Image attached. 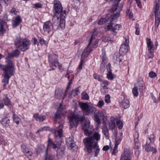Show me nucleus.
I'll return each mask as SVG.
<instances>
[{"label":"nucleus","mask_w":160,"mask_h":160,"mask_svg":"<svg viewBox=\"0 0 160 160\" xmlns=\"http://www.w3.org/2000/svg\"><path fill=\"white\" fill-rule=\"evenodd\" d=\"M90 132V135L83 140L87 151L91 153L93 152L94 153V156L97 157L98 154L100 149L98 145V142L101 138V135L98 132Z\"/></svg>","instance_id":"f257e3e1"},{"label":"nucleus","mask_w":160,"mask_h":160,"mask_svg":"<svg viewBox=\"0 0 160 160\" xmlns=\"http://www.w3.org/2000/svg\"><path fill=\"white\" fill-rule=\"evenodd\" d=\"M53 12L54 15L53 17V20L56 22L55 29H56L58 25H60L61 28L65 27V20L64 18L66 15L65 12H62L61 4L58 0H54L53 2Z\"/></svg>","instance_id":"f03ea898"},{"label":"nucleus","mask_w":160,"mask_h":160,"mask_svg":"<svg viewBox=\"0 0 160 160\" xmlns=\"http://www.w3.org/2000/svg\"><path fill=\"white\" fill-rule=\"evenodd\" d=\"M70 124V129L73 127H77L79 121H81L82 129L84 131V134L87 136L90 135V132L89 129L92 128L90 125L89 119L83 116L79 117L75 115H72L68 118Z\"/></svg>","instance_id":"7ed1b4c3"},{"label":"nucleus","mask_w":160,"mask_h":160,"mask_svg":"<svg viewBox=\"0 0 160 160\" xmlns=\"http://www.w3.org/2000/svg\"><path fill=\"white\" fill-rule=\"evenodd\" d=\"M97 34V31H94L90 39L89 43L82 52L81 56V63L78 68L79 70H81L82 68V63L84 59L88 56L91 51L97 47L98 40L96 39Z\"/></svg>","instance_id":"20e7f679"},{"label":"nucleus","mask_w":160,"mask_h":160,"mask_svg":"<svg viewBox=\"0 0 160 160\" xmlns=\"http://www.w3.org/2000/svg\"><path fill=\"white\" fill-rule=\"evenodd\" d=\"M7 63L6 65L0 64V68L3 72L4 78L2 82L4 83V87L6 86L8 84L10 78L13 75L15 71L14 65L12 61L8 59Z\"/></svg>","instance_id":"39448f33"},{"label":"nucleus","mask_w":160,"mask_h":160,"mask_svg":"<svg viewBox=\"0 0 160 160\" xmlns=\"http://www.w3.org/2000/svg\"><path fill=\"white\" fill-rule=\"evenodd\" d=\"M30 41L26 39H22L19 36H17L14 41L15 45L21 51H25L28 49L30 45Z\"/></svg>","instance_id":"423d86ee"},{"label":"nucleus","mask_w":160,"mask_h":160,"mask_svg":"<svg viewBox=\"0 0 160 160\" xmlns=\"http://www.w3.org/2000/svg\"><path fill=\"white\" fill-rule=\"evenodd\" d=\"M64 123V120H59L58 121L57 120L56 124L59 125L58 128L57 130L56 129L51 130L52 132L54 134V136L56 139V141L58 140V144H60L61 142L62 138H61L62 136V128Z\"/></svg>","instance_id":"0eeeda50"},{"label":"nucleus","mask_w":160,"mask_h":160,"mask_svg":"<svg viewBox=\"0 0 160 160\" xmlns=\"http://www.w3.org/2000/svg\"><path fill=\"white\" fill-rule=\"evenodd\" d=\"M118 11H117L116 13L111 16L110 23L105 26V29L111 30L114 33L113 34L114 35H116L117 33L116 30H119L121 28V26L119 24H116L113 27L112 24L111 23L113 20L116 19L117 18L119 17L120 11L119 10H118Z\"/></svg>","instance_id":"6e6552de"},{"label":"nucleus","mask_w":160,"mask_h":160,"mask_svg":"<svg viewBox=\"0 0 160 160\" xmlns=\"http://www.w3.org/2000/svg\"><path fill=\"white\" fill-rule=\"evenodd\" d=\"M102 54V62L101 65V69L102 71H104L106 67L108 72L107 73V77L108 79L112 80L114 78L115 75L113 74L111 72L110 69V64L109 63L107 64L108 63L107 59L105 52H103Z\"/></svg>","instance_id":"1a4fd4ad"},{"label":"nucleus","mask_w":160,"mask_h":160,"mask_svg":"<svg viewBox=\"0 0 160 160\" xmlns=\"http://www.w3.org/2000/svg\"><path fill=\"white\" fill-rule=\"evenodd\" d=\"M52 22L50 21H48L45 22L43 25V34L46 35L48 34L51 30L52 29L54 30H57L58 29L60 25H58L56 29H55V23H54V22H56V21H54L53 20V18L52 20Z\"/></svg>","instance_id":"9d476101"},{"label":"nucleus","mask_w":160,"mask_h":160,"mask_svg":"<svg viewBox=\"0 0 160 160\" xmlns=\"http://www.w3.org/2000/svg\"><path fill=\"white\" fill-rule=\"evenodd\" d=\"M107 117L106 111L105 109H102L98 111L93 116L95 121L98 124L100 123V119L104 120Z\"/></svg>","instance_id":"9b49d317"},{"label":"nucleus","mask_w":160,"mask_h":160,"mask_svg":"<svg viewBox=\"0 0 160 160\" xmlns=\"http://www.w3.org/2000/svg\"><path fill=\"white\" fill-rule=\"evenodd\" d=\"M132 153L130 149H125L121 156L120 160H132Z\"/></svg>","instance_id":"f8f14e48"},{"label":"nucleus","mask_w":160,"mask_h":160,"mask_svg":"<svg viewBox=\"0 0 160 160\" xmlns=\"http://www.w3.org/2000/svg\"><path fill=\"white\" fill-rule=\"evenodd\" d=\"M129 40L126 38L124 43L121 46L119 52L120 54L124 55L128 52L129 48Z\"/></svg>","instance_id":"ddd939ff"},{"label":"nucleus","mask_w":160,"mask_h":160,"mask_svg":"<svg viewBox=\"0 0 160 160\" xmlns=\"http://www.w3.org/2000/svg\"><path fill=\"white\" fill-rule=\"evenodd\" d=\"M57 58V56L55 54L50 55L48 56L49 61L53 67L54 66L55 67L59 65Z\"/></svg>","instance_id":"4468645a"},{"label":"nucleus","mask_w":160,"mask_h":160,"mask_svg":"<svg viewBox=\"0 0 160 160\" xmlns=\"http://www.w3.org/2000/svg\"><path fill=\"white\" fill-rule=\"evenodd\" d=\"M66 109V107L65 105H63L61 104H60L59 106V108L58 109V112L55 114V118L57 119H59L60 118H62V119H63L64 118V115L59 113L58 112L60 111L61 112L62 110H65ZM63 120V119H62Z\"/></svg>","instance_id":"2eb2a0df"},{"label":"nucleus","mask_w":160,"mask_h":160,"mask_svg":"<svg viewBox=\"0 0 160 160\" xmlns=\"http://www.w3.org/2000/svg\"><path fill=\"white\" fill-rule=\"evenodd\" d=\"M56 142H57V144L54 143L52 142L51 139L48 138V141L47 147L46 149H48V148L49 147L52 148L54 150L56 149L57 148H58V147L59 145H61V143H60V144H58V140L57 141L56 140Z\"/></svg>","instance_id":"dca6fc26"},{"label":"nucleus","mask_w":160,"mask_h":160,"mask_svg":"<svg viewBox=\"0 0 160 160\" xmlns=\"http://www.w3.org/2000/svg\"><path fill=\"white\" fill-rule=\"evenodd\" d=\"M20 53V51L18 49H15L12 51L11 53H9L8 54V57L6 58V62H7L8 59L11 60L9 59V58L11 57H18Z\"/></svg>","instance_id":"f3484780"},{"label":"nucleus","mask_w":160,"mask_h":160,"mask_svg":"<svg viewBox=\"0 0 160 160\" xmlns=\"http://www.w3.org/2000/svg\"><path fill=\"white\" fill-rule=\"evenodd\" d=\"M65 148H64L60 147L58 148L57 151V157L58 158H62L64 155Z\"/></svg>","instance_id":"a211bd4d"},{"label":"nucleus","mask_w":160,"mask_h":160,"mask_svg":"<svg viewBox=\"0 0 160 160\" xmlns=\"http://www.w3.org/2000/svg\"><path fill=\"white\" fill-rule=\"evenodd\" d=\"M22 19L20 16H16L14 20L12 22V26L13 28H15L18 26L22 21Z\"/></svg>","instance_id":"6ab92c4d"},{"label":"nucleus","mask_w":160,"mask_h":160,"mask_svg":"<svg viewBox=\"0 0 160 160\" xmlns=\"http://www.w3.org/2000/svg\"><path fill=\"white\" fill-rule=\"evenodd\" d=\"M97 111V109L94 107L92 105H89L88 110L85 114L86 115H89L90 114H95V112Z\"/></svg>","instance_id":"aec40b11"},{"label":"nucleus","mask_w":160,"mask_h":160,"mask_svg":"<svg viewBox=\"0 0 160 160\" xmlns=\"http://www.w3.org/2000/svg\"><path fill=\"white\" fill-rule=\"evenodd\" d=\"M79 105L82 109L83 112L85 114L88 108H89V105L88 104V103L83 102L80 103Z\"/></svg>","instance_id":"412c9836"},{"label":"nucleus","mask_w":160,"mask_h":160,"mask_svg":"<svg viewBox=\"0 0 160 160\" xmlns=\"http://www.w3.org/2000/svg\"><path fill=\"white\" fill-rule=\"evenodd\" d=\"M71 139L70 138L67 139L66 142L67 145L71 149H73L74 148H77V146L75 145V144L72 141H71Z\"/></svg>","instance_id":"4be33fe9"},{"label":"nucleus","mask_w":160,"mask_h":160,"mask_svg":"<svg viewBox=\"0 0 160 160\" xmlns=\"http://www.w3.org/2000/svg\"><path fill=\"white\" fill-rule=\"evenodd\" d=\"M146 42L148 50H154V45L151 39L148 38H147Z\"/></svg>","instance_id":"5701e85b"},{"label":"nucleus","mask_w":160,"mask_h":160,"mask_svg":"<svg viewBox=\"0 0 160 160\" xmlns=\"http://www.w3.org/2000/svg\"><path fill=\"white\" fill-rule=\"evenodd\" d=\"M154 12L155 14V17L160 16V10L159 3L157 2L153 9Z\"/></svg>","instance_id":"b1692460"},{"label":"nucleus","mask_w":160,"mask_h":160,"mask_svg":"<svg viewBox=\"0 0 160 160\" xmlns=\"http://www.w3.org/2000/svg\"><path fill=\"white\" fill-rule=\"evenodd\" d=\"M63 91L62 89H57L55 91V97L56 98L58 99L61 98L62 95L63 94Z\"/></svg>","instance_id":"393cba45"},{"label":"nucleus","mask_w":160,"mask_h":160,"mask_svg":"<svg viewBox=\"0 0 160 160\" xmlns=\"http://www.w3.org/2000/svg\"><path fill=\"white\" fill-rule=\"evenodd\" d=\"M33 117L37 120H39L40 121H42L46 118L45 116L40 115L38 113H36L34 115Z\"/></svg>","instance_id":"a878e982"},{"label":"nucleus","mask_w":160,"mask_h":160,"mask_svg":"<svg viewBox=\"0 0 160 160\" xmlns=\"http://www.w3.org/2000/svg\"><path fill=\"white\" fill-rule=\"evenodd\" d=\"M143 148L145 149V151L148 152L150 151H153V152H156V148H154L152 147L149 144H146L145 146L143 147Z\"/></svg>","instance_id":"bb28decb"},{"label":"nucleus","mask_w":160,"mask_h":160,"mask_svg":"<svg viewBox=\"0 0 160 160\" xmlns=\"http://www.w3.org/2000/svg\"><path fill=\"white\" fill-rule=\"evenodd\" d=\"M121 105L125 109L128 108L130 106L129 101L127 99H124L121 103Z\"/></svg>","instance_id":"cd10ccee"},{"label":"nucleus","mask_w":160,"mask_h":160,"mask_svg":"<svg viewBox=\"0 0 160 160\" xmlns=\"http://www.w3.org/2000/svg\"><path fill=\"white\" fill-rule=\"evenodd\" d=\"M123 55L120 54L115 55L114 57V60H116L117 62L119 63L120 62H122V60L123 59Z\"/></svg>","instance_id":"c85d7f7f"},{"label":"nucleus","mask_w":160,"mask_h":160,"mask_svg":"<svg viewBox=\"0 0 160 160\" xmlns=\"http://www.w3.org/2000/svg\"><path fill=\"white\" fill-rule=\"evenodd\" d=\"M22 150L24 153H25V155L28 157L29 158V156H31L32 155V153L30 151L28 148H24L23 147H22Z\"/></svg>","instance_id":"c756f323"},{"label":"nucleus","mask_w":160,"mask_h":160,"mask_svg":"<svg viewBox=\"0 0 160 160\" xmlns=\"http://www.w3.org/2000/svg\"><path fill=\"white\" fill-rule=\"evenodd\" d=\"M5 24V22L0 20V34H2L5 32V30L3 28V25Z\"/></svg>","instance_id":"7c9ffc66"},{"label":"nucleus","mask_w":160,"mask_h":160,"mask_svg":"<svg viewBox=\"0 0 160 160\" xmlns=\"http://www.w3.org/2000/svg\"><path fill=\"white\" fill-rule=\"evenodd\" d=\"M138 87L139 88V90L141 92H142L143 90L145 88L144 87V82L142 81H140L138 82Z\"/></svg>","instance_id":"2f4dec72"},{"label":"nucleus","mask_w":160,"mask_h":160,"mask_svg":"<svg viewBox=\"0 0 160 160\" xmlns=\"http://www.w3.org/2000/svg\"><path fill=\"white\" fill-rule=\"evenodd\" d=\"M54 156L48 153L47 149H46L45 160H54Z\"/></svg>","instance_id":"473e14b6"},{"label":"nucleus","mask_w":160,"mask_h":160,"mask_svg":"<svg viewBox=\"0 0 160 160\" xmlns=\"http://www.w3.org/2000/svg\"><path fill=\"white\" fill-rule=\"evenodd\" d=\"M1 123L3 126H7L9 123V118L7 117L3 118L1 121Z\"/></svg>","instance_id":"72a5a7b5"},{"label":"nucleus","mask_w":160,"mask_h":160,"mask_svg":"<svg viewBox=\"0 0 160 160\" xmlns=\"http://www.w3.org/2000/svg\"><path fill=\"white\" fill-rule=\"evenodd\" d=\"M102 131L104 133V135L106 137H108L109 136V134L108 133V130L107 127L105 126H103L102 128Z\"/></svg>","instance_id":"f704fd0d"},{"label":"nucleus","mask_w":160,"mask_h":160,"mask_svg":"<svg viewBox=\"0 0 160 160\" xmlns=\"http://www.w3.org/2000/svg\"><path fill=\"white\" fill-rule=\"evenodd\" d=\"M108 22L110 23V20H109L108 19L105 18H102L100 19L98 22V24L99 25H102L105 22Z\"/></svg>","instance_id":"c9c22d12"},{"label":"nucleus","mask_w":160,"mask_h":160,"mask_svg":"<svg viewBox=\"0 0 160 160\" xmlns=\"http://www.w3.org/2000/svg\"><path fill=\"white\" fill-rule=\"evenodd\" d=\"M138 89L139 88L138 86H135L132 90V92L134 96L137 97L138 94Z\"/></svg>","instance_id":"e433bc0d"},{"label":"nucleus","mask_w":160,"mask_h":160,"mask_svg":"<svg viewBox=\"0 0 160 160\" xmlns=\"http://www.w3.org/2000/svg\"><path fill=\"white\" fill-rule=\"evenodd\" d=\"M81 99L84 100H88L89 96L85 91H83L81 94Z\"/></svg>","instance_id":"4c0bfd02"},{"label":"nucleus","mask_w":160,"mask_h":160,"mask_svg":"<svg viewBox=\"0 0 160 160\" xmlns=\"http://www.w3.org/2000/svg\"><path fill=\"white\" fill-rule=\"evenodd\" d=\"M13 119L14 122L17 124H18L20 121L21 120V119L16 114L14 113L13 114Z\"/></svg>","instance_id":"58836bf2"},{"label":"nucleus","mask_w":160,"mask_h":160,"mask_svg":"<svg viewBox=\"0 0 160 160\" xmlns=\"http://www.w3.org/2000/svg\"><path fill=\"white\" fill-rule=\"evenodd\" d=\"M50 130V128L49 127H42L39 128L36 132V133H38L39 132H42L43 131H49Z\"/></svg>","instance_id":"ea45409f"},{"label":"nucleus","mask_w":160,"mask_h":160,"mask_svg":"<svg viewBox=\"0 0 160 160\" xmlns=\"http://www.w3.org/2000/svg\"><path fill=\"white\" fill-rule=\"evenodd\" d=\"M80 92L78 88H76L72 91V94L74 96L77 95Z\"/></svg>","instance_id":"a19ab883"},{"label":"nucleus","mask_w":160,"mask_h":160,"mask_svg":"<svg viewBox=\"0 0 160 160\" xmlns=\"http://www.w3.org/2000/svg\"><path fill=\"white\" fill-rule=\"evenodd\" d=\"M160 16L155 17V26L157 28L158 27L160 22Z\"/></svg>","instance_id":"79ce46f5"},{"label":"nucleus","mask_w":160,"mask_h":160,"mask_svg":"<svg viewBox=\"0 0 160 160\" xmlns=\"http://www.w3.org/2000/svg\"><path fill=\"white\" fill-rule=\"evenodd\" d=\"M109 128L110 129L112 130L116 127L115 123L112 121H110L109 123Z\"/></svg>","instance_id":"37998d69"},{"label":"nucleus","mask_w":160,"mask_h":160,"mask_svg":"<svg viewBox=\"0 0 160 160\" xmlns=\"http://www.w3.org/2000/svg\"><path fill=\"white\" fill-rule=\"evenodd\" d=\"M93 77L94 78L97 80H98V81L102 82V77L100 76V75H97L96 74H93Z\"/></svg>","instance_id":"c03bdc74"},{"label":"nucleus","mask_w":160,"mask_h":160,"mask_svg":"<svg viewBox=\"0 0 160 160\" xmlns=\"http://www.w3.org/2000/svg\"><path fill=\"white\" fill-rule=\"evenodd\" d=\"M2 100L5 105H9L10 104V101L7 97H6Z\"/></svg>","instance_id":"a18cd8bd"},{"label":"nucleus","mask_w":160,"mask_h":160,"mask_svg":"<svg viewBox=\"0 0 160 160\" xmlns=\"http://www.w3.org/2000/svg\"><path fill=\"white\" fill-rule=\"evenodd\" d=\"M39 42L42 45H46L47 44V42L44 40L43 38H38Z\"/></svg>","instance_id":"49530a36"},{"label":"nucleus","mask_w":160,"mask_h":160,"mask_svg":"<svg viewBox=\"0 0 160 160\" xmlns=\"http://www.w3.org/2000/svg\"><path fill=\"white\" fill-rule=\"evenodd\" d=\"M116 124L117 125V126L118 127V128L119 129H122V128L123 127V124L122 123V122L120 120H118L116 122Z\"/></svg>","instance_id":"de8ad7c7"},{"label":"nucleus","mask_w":160,"mask_h":160,"mask_svg":"<svg viewBox=\"0 0 160 160\" xmlns=\"http://www.w3.org/2000/svg\"><path fill=\"white\" fill-rule=\"evenodd\" d=\"M117 139L116 138L115 139V141H116V143L115 144V146L114 148V150H113V152H115V153L116 152H117V148H118V146L119 143V142L121 141V140H120L119 141H118Z\"/></svg>","instance_id":"09e8293b"},{"label":"nucleus","mask_w":160,"mask_h":160,"mask_svg":"<svg viewBox=\"0 0 160 160\" xmlns=\"http://www.w3.org/2000/svg\"><path fill=\"white\" fill-rule=\"evenodd\" d=\"M104 104V102L102 100H99L97 104V106L99 108H102Z\"/></svg>","instance_id":"8fccbe9b"},{"label":"nucleus","mask_w":160,"mask_h":160,"mask_svg":"<svg viewBox=\"0 0 160 160\" xmlns=\"http://www.w3.org/2000/svg\"><path fill=\"white\" fill-rule=\"evenodd\" d=\"M110 97L108 94L106 95L105 98V101L107 103H109L110 102Z\"/></svg>","instance_id":"3c124183"},{"label":"nucleus","mask_w":160,"mask_h":160,"mask_svg":"<svg viewBox=\"0 0 160 160\" xmlns=\"http://www.w3.org/2000/svg\"><path fill=\"white\" fill-rule=\"evenodd\" d=\"M136 29L135 33L137 35L139 34V25L138 23H136L135 27Z\"/></svg>","instance_id":"603ef678"},{"label":"nucleus","mask_w":160,"mask_h":160,"mask_svg":"<svg viewBox=\"0 0 160 160\" xmlns=\"http://www.w3.org/2000/svg\"><path fill=\"white\" fill-rule=\"evenodd\" d=\"M157 74L155 72H153L151 71L149 74V77L151 78H154L157 76Z\"/></svg>","instance_id":"864d4df0"},{"label":"nucleus","mask_w":160,"mask_h":160,"mask_svg":"<svg viewBox=\"0 0 160 160\" xmlns=\"http://www.w3.org/2000/svg\"><path fill=\"white\" fill-rule=\"evenodd\" d=\"M33 7L36 9L41 8L42 7V5L39 3H36L33 5Z\"/></svg>","instance_id":"5fc2aeb1"},{"label":"nucleus","mask_w":160,"mask_h":160,"mask_svg":"<svg viewBox=\"0 0 160 160\" xmlns=\"http://www.w3.org/2000/svg\"><path fill=\"white\" fill-rule=\"evenodd\" d=\"M18 11H17L16 9L15 8H12L11 10L10 11V13L11 14H12V15H16L18 12Z\"/></svg>","instance_id":"6e6d98bb"},{"label":"nucleus","mask_w":160,"mask_h":160,"mask_svg":"<svg viewBox=\"0 0 160 160\" xmlns=\"http://www.w3.org/2000/svg\"><path fill=\"white\" fill-rule=\"evenodd\" d=\"M149 51V53H148V56L149 58H152L154 56L153 51L152 50Z\"/></svg>","instance_id":"4d7b16f0"},{"label":"nucleus","mask_w":160,"mask_h":160,"mask_svg":"<svg viewBox=\"0 0 160 160\" xmlns=\"http://www.w3.org/2000/svg\"><path fill=\"white\" fill-rule=\"evenodd\" d=\"M140 143H139V142H135L134 148L135 149L138 150V149L140 147Z\"/></svg>","instance_id":"13d9d810"},{"label":"nucleus","mask_w":160,"mask_h":160,"mask_svg":"<svg viewBox=\"0 0 160 160\" xmlns=\"http://www.w3.org/2000/svg\"><path fill=\"white\" fill-rule=\"evenodd\" d=\"M104 40L106 42L113 41V38H111L109 37H107L104 38Z\"/></svg>","instance_id":"bf43d9fd"},{"label":"nucleus","mask_w":160,"mask_h":160,"mask_svg":"<svg viewBox=\"0 0 160 160\" xmlns=\"http://www.w3.org/2000/svg\"><path fill=\"white\" fill-rule=\"evenodd\" d=\"M103 83H104L105 85L103 86V89H107V87H106V85H108V81L104 80L102 79V81Z\"/></svg>","instance_id":"052dcab7"},{"label":"nucleus","mask_w":160,"mask_h":160,"mask_svg":"<svg viewBox=\"0 0 160 160\" xmlns=\"http://www.w3.org/2000/svg\"><path fill=\"white\" fill-rule=\"evenodd\" d=\"M138 7L141 8L142 7L140 0H135Z\"/></svg>","instance_id":"680f3d73"},{"label":"nucleus","mask_w":160,"mask_h":160,"mask_svg":"<svg viewBox=\"0 0 160 160\" xmlns=\"http://www.w3.org/2000/svg\"><path fill=\"white\" fill-rule=\"evenodd\" d=\"M118 9V5L117 4H116L115 5L113 6L112 9V12H114L115 11L117 10Z\"/></svg>","instance_id":"e2e57ef3"},{"label":"nucleus","mask_w":160,"mask_h":160,"mask_svg":"<svg viewBox=\"0 0 160 160\" xmlns=\"http://www.w3.org/2000/svg\"><path fill=\"white\" fill-rule=\"evenodd\" d=\"M4 102L2 100H0V108H3L4 106Z\"/></svg>","instance_id":"0e129e2a"},{"label":"nucleus","mask_w":160,"mask_h":160,"mask_svg":"<svg viewBox=\"0 0 160 160\" xmlns=\"http://www.w3.org/2000/svg\"><path fill=\"white\" fill-rule=\"evenodd\" d=\"M109 149V146L108 145H106L104 146L102 150L104 151H107Z\"/></svg>","instance_id":"69168bd1"},{"label":"nucleus","mask_w":160,"mask_h":160,"mask_svg":"<svg viewBox=\"0 0 160 160\" xmlns=\"http://www.w3.org/2000/svg\"><path fill=\"white\" fill-rule=\"evenodd\" d=\"M155 46L154 45V50L156 49L158 45V43L157 41H156L155 42Z\"/></svg>","instance_id":"338daca9"},{"label":"nucleus","mask_w":160,"mask_h":160,"mask_svg":"<svg viewBox=\"0 0 160 160\" xmlns=\"http://www.w3.org/2000/svg\"><path fill=\"white\" fill-rule=\"evenodd\" d=\"M33 44L34 45L36 44H37V45H38V40L36 39L35 38L33 39Z\"/></svg>","instance_id":"774afa93"}]
</instances>
